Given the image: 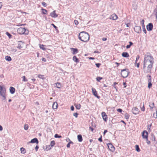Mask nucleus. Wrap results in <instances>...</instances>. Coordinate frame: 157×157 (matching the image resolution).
Wrapping results in <instances>:
<instances>
[{
  "label": "nucleus",
  "instance_id": "obj_11",
  "mask_svg": "<svg viewBox=\"0 0 157 157\" xmlns=\"http://www.w3.org/2000/svg\"><path fill=\"white\" fill-rule=\"evenodd\" d=\"M142 136L144 139H147L148 137V133L146 131H144L142 133Z\"/></svg>",
  "mask_w": 157,
  "mask_h": 157
},
{
  "label": "nucleus",
  "instance_id": "obj_23",
  "mask_svg": "<svg viewBox=\"0 0 157 157\" xmlns=\"http://www.w3.org/2000/svg\"><path fill=\"white\" fill-rule=\"evenodd\" d=\"M73 60L76 63H78L79 62V61L78 59L77 58L76 56H74L73 57Z\"/></svg>",
  "mask_w": 157,
  "mask_h": 157
},
{
  "label": "nucleus",
  "instance_id": "obj_29",
  "mask_svg": "<svg viewBox=\"0 0 157 157\" xmlns=\"http://www.w3.org/2000/svg\"><path fill=\"white\" fill-rule=\"evenodd\" d=\"M136 150L137 152H140V150L139 148V147L138 145H135Z\"/></svg>",
  "mask_w": 157,
  "mask_h": 157
},
{
  "label": "nucleus",
  "instance_id": "obj_36",
  "mask_svg": "<svg viewBox=\"0 0 157 157\" xmlns=\"http://www.w3.org/2000/svg\"><path fill=\"white\" fill-rule=\"evenodd\" d=\"M124 116L125 119H128L129 117V115L127 113H126L124 114Z\"/></svg>",
  "mask_w": 157,
  "mask_h": 157
},
{
  "label": "nucleus",
  "instance_id": "obj_37",
  "mask_svg": "<svg viewBox=\"0 0 157 157\" xmlns=\"http://www.w3.org/2000/svg\"><path fill=\"white\" fill-rule=\"evenodd\" d=\"M6 34L9 37V38H10L12 37V35L11 34H10V33H9L8 32H6Z\"/></svg>",
  "mask_w": 157,
  "mask_h": 157
},
{
  "label": "nucleus",
  "instance_id": "obj_60",
  "mask_svg": "<svg viewBox=\"0 0 157 157\" xmlns=\"http://www.w3.org/2000/svg\"><path fill=\"white\" fill-rule=\"evenodd\" d=\"M123 83V85L124 86V88L126 87V86H127L126 83L125 82H124Z\"/></svg>",
  "mask_w": 157,
  "mask_h": 157
},
{
  "label": "nucleus",
  "instance_id": "obj_62",
  "mask_svg": "<svg viewBox=\"0 0 157 157\" xmlns=\"http://www.w3.org/2000/svg\"><path fill=\"white\" fill-rule=\"evenodd\" d=\"M89 128H90V130H91V131H92V132L93 131L94 129L93 128L91 127H89Z\"/></svg>",
  "mask_w": 157,
  "mask_h": 157
},
{
  "label": "nucleus",
  "instance_id": "obj_10",
  "mask_svg": "<svg viewBox=\"0 0 157 157\" xmlns=\"http://www.w3.org/2000/svg\"><path fill=\"white\" fill-rule=\"evenodd\" d=\"M108 148L111 151H113L115 150V147L111 143H109L107 144Z\"/></svg>",
  "mask_w": 157,
  "mask_h": 157
},
{
  "label": "nucleus",
  "instance_id": "obj_20",
  "mask_svg": "<svg viewBox=\"0 0 157 157\" xmlns=\"http://www.w3.org/2000/svg\"><path fill=\"white\" fill-rule=\"evenodd\" d=\"M77 139L78 141L79 142H81L83 140L82 136L80 134L78 135L77 136Z\"/></svg>",
  "mask_w": 157,
  "mask_h": 157
},
{
  "label": "nucleus",
  "instance_id": "obj_50",
  "mask_svg": "<svg viewBox=\"0 0 157 157\" xmlns=\"http://www.w3.org/2000/svg\"><path fill=\"white\" fill-rule=\"evenodd\" d=\"M143 28V31L145 33V34H146V33H147V31L145 29V27H143L142 28Z\"/></svg>",
  "mask_w": 157,
  "mask_h": 157
},
{
  "label": "nucleus",
  "instance_id": "obj_16",
  "mask_svg": "<svg viewBox=\"0 0 157 157\" xmlns=\"http://www.w3.org/2000/svg\"><path fill=\"white\" fill-rule=\"evenodd\" d=\"M71 50L73 52L72 53L73 55L75 54L78 52V50L76 48H71Z\"/></svg>",
  "mask_w": 157,
  "mask_h": 157
},
{
  "label": "nucleus",
  "instance_id": "obj_24",
  "mask_svg": "<svg viewBox=\"0 0 157 157\" xmlns=\"http://www.w3.org/2000/svg\"><path fill=\"white\" fill-rule=\"evenodd\" d=\"M76 109H79L81 107V105L79 104H76L75 105Z\"/></svg>",
  "mask_w": 157,
  "mask_h": 157
},
{
  "label": "nucleus",
  "instance_id": "obj_19",
  "mask_svg": "<svg viewBox=\"0 0 157 157\" xmlns=\"http://www.w3.org/2000/svg\"><path fill=\"white\" fill-rule=\"evenodd\" d=\"M58 105L56 102H54L52 105V108L54 109H56L57 108Z\"/></svg>",
  "mask_w": 157,
  "mask_h": 157
},
{
  "label": "nucleus",
  "instance_id": "obj_54",
  "mask_svg": "<svg viewBox=\"0 0 157 157\" xmlns=\"http://www.w3.org/2000/svg\"><path fill=\"white\" fill-rule=\"evenodd\" d=\"M67 140L69 141V143L70 144H73V142L72 141H71L69 138H68L67 139Z\"/></svg>",
  "mask_w": 157,
  "mask_h": 157
},
{
  "label": "nucleus",
  "instance_id": "obj_52",
  "mask_svg": "<svg viewBox=\"0 0 157 157\" xmlns=\"http://www.w3.org/2000/svg\"><path fill=\"white\" fill-rule=\"evenodd\" d=\"M42 5H43V6L44 7H46L47 6V4L45 2H43L42 3Z\"/></svg>",
  "mask_w": 157,
  "mask_h": 157
},
{
  "label": "nucleus",
  "instance_id": "obj_22",
  "mask_svg": "<svg viewBox=\"0 0 157 157\" xmlns=\"http://www.w3.org/2000/svg\"><path fill=\"white\" fill-rule=\"evenodd\" d=\"M54 84L55 85V86L58 88L60 89L61 87V85L60 83L57 82L55 83Z\"/></svg>",
  "mask_w": 157,
  "mask_h": 157
},
{
  "label": "nucleus",
  "instance_id": "obj_55",
  "mask_svg": "<svg viewBox=\"0 0 157 157\" xmlns=\"http://www.w3.org/2000/svg\"><path fill=\"white\" fill-rule=\"evenodd\" d=\"M117 111L121 113L122 112V110L121 109H117Z\"/></svg>",
  "mask_w": 157,
  "mask_h": 157
},
{
  "label": "nucleus",
  "instance_id": "obj_15",
  "mask_svg": "<svg viewBox=\"0 0 157 157\" xmlns=\"http://www.w3.org/2000/svg\"><path fill=\"white\" fill-rule=\"evenodd\" d=\"M39 143L38 140L37 138H35L34 139L31 140L30 142H29V143H36L37 144H38Z\"/></svg>",
  "mask_w": 157,
  "mask_h": 157
},
{
  "label": "nucleus",
  "instance_id": "obj_40",
  "mask_svg": "<svg viewBox=\"0 0 157 157\" xmlns=\"http://www.w3.org/2000/svg\"><path fill=\"white\" fill-rule=\"evenodd\" d=\"M54 137L55 138H61L62 137V136H61L59 135H58L57 134H56L55 135Z\"/></svg>",
  "mask_w": 157,
  "mask_h": 157
},
{
  "label": "nucleus",
  "instance_id": "obj_4",
  "mask_svg": "<svg viewBox=\"0 0 157 157\" xmlns=\"http://www.w3.org/2000/svg\"><path fill=\"white\" fill-rule=\"evenodd\" d=\"M6 93L5 88L0 86V96H2V100H5L6 99Z\"/></svg>",
  "mask_w": 157,
  "mask_h": 157
},
{
  "label": "nucleus",
  "instance_id": "obj_6",
  "mask_svg": "<svg viewBox=\"0 0 157 157\" xmlns=\"http://www.w3.org/2000/svg\"><path fill=\"white\" fill-rule=\"evenodd\" d=\"M134 31L138 33H140L141 32V29L140 26H136L134 28Z\"/></svg>",
  "mask_w": 157,
  "mask_h": 157
},
{
  "label": "nucleus",
  "instance_id": "obj_61",
  "mask_svg": "<svg viewBox=\"0 0 157 157\" xmlns=\"http://www.w3.org/2000/svg\"><path fill=\"white\" fill-rule=\"evenodd\" d=\"M70 146V144L68 143L67 145V148H69Z\"/></svg>",
  "mask_w": 157,
  "mask_h": 157
},
{
  "label": "nucleus",
  "instance_id": "obj_27",
  "mask_svg": "<svg viewBox=\"0 0 157 157\" xmlns=\"http://www.w3.org/2000/svg\"><path fill=\"white\" fill-rule=\"evenodd\" d=\"M44 150H46V151H47L48 150H50L51 149V147L50 146V145H46V148H44Z\"/></svg>",
  "mask_w": 157,
  "mask_h": 157
},
{
  "label": "nucleus",
  "instance_id": "obj_8",
  "mask_svg": "<svg viewBox=\"0 0 157 157\" xmlns=\"http://www.w3.org/2000/svg\"><path fill=\"white\" fill-rule=\"evenodd\" d=\"M92 90L93 95L97 98L99 99L100 98V97L98 96L97 92L96 91V89L93 88L92 89Z\"/></svg>",
  "mask_w": 157,
  "mask_h": 157
},
{
  "label": "nucleus",
  "instance_id": "obj_1",
  "mask_svg": "<svg viewBox=\"0 0 157 157\" xmlns=\"http://www.w3.org/2000/svg\"><path fill=\"white\" fill-rule=\"evenodd\" d=\"M154 63V59L151 54L149 52L146 53L144 55L143 63V69L144 70L147 67V71H150L152 68Z\"/></svg>",
  "mask_w": 157,
  "mask_h": 157
},
{
  "label": "nucleus",
  "instance_id": "obj_31",
  "mask_svg": "<svg viewBox=\"0 0 157 157\" xmlns=\"http://www.w3.org/2000/svg\"><path fill=\"white\" fill-rule=\"evenodd\" d=\"M8 61H10L11 60V57L9 56H7L5 58Z\"/></svg>",
  "mask_w": 157,
  "mask_h": 157
},
{
  "label": "nucleus",
  "instance_id": "obj_9",
  "mask_svg": "<svg viewBox=\"0 0 157 157\" xmlns=\"http://www.w3.org/2000/svg\"><path fill=\"white\" fill-rule=\"evenodd\" d=\"M139 112V111L138 109L136 107H134L132 109V112L135 115L138 114Z\"/></svg>",
  "mask_w": 157,
  "mask_h": 157
},
{
  "label": "nucleus",
  "instance_id": "obj_58",
  "mask_svg": "<svg viewBox=\"0 0 157 157\" xmlns=\"http://www.w3.org/2000/svg\"><path fill=\"white\" fill-rule=\"evenodd\" d=\"M38 148H39V146L37 145L36 146V147H35V149L36 150V151H37Z\"/></svg>",
  "mask_w": 157,
  "mask_h": 157
},
{
  "label": "nucleus",
  "instance_id": "obj_21",
  "mask_svg": "<svg viewBox=\"0 0 157 157\" xmlns=\"http://www.w3.org/2000/svg\"><path fill=\"white\" fill-rule=\"evenodd\" d=\"M10 91L11 94H13L15 92V89L13 87L11 86L10 88Z\"/></svg>",
  "mask_w": 157,
  "mask_h": 157
},
{
  "label": "nucleus",
  "instance_id": "obj_59",
  "mask_svg": "<svg viewBox=\"0 0 157 157\" xmlns=\"http://www.w3.org/2000/svg\"><path fill=\"white\" fill-rule=\"evenodd\" d=\"M42 61H43L45 62H46V59L44 58H43L42 59Z\"/></svg>",
  "mask_w": 157,
  "mask_h": 157
},
{
  "label": "nucleus",
  "instance_id": "obj_64",
  "mask_svg": "<svg viewBox=\"0 0 157 157\" xmlns=\"http://www.w3.org/2000/svg\"><path fill=\"white\" fill-rule=\"evenodd\" d=\"M129 45H130L131 46L133 44V43L131 41H129Z\"/></svg>",
  "mask_w": 157,
  "mask_h": 157
},
{
  "label": "nucleus",
  "instance_id": "obj_17",
  "mask_svg": "<svg viewBox=\"0 0 157 157\" xmlns=\"http://www.w3.org/2000/svg\"><path fill=\"white\" fill-rule=\"evenodd\" d=\"M18 46L17 47V48L19 49H21L22 48L23 46H22V45H23V43L21 42V41H19L18 42Z\"/></svg>",
  "mask_w": 157,
  "mask_h": 157
},
{
  "label": "nucleus",
  "instance_id": "obj_35",
  "mask_svg": "<svg viewBox=\"0 0 157 157\" xmlns=\"http://www.w3.org/2000/svg\"><path fill=\"white\" fill-rule=\"evenodd\" d=\"M147 77H149V78L148 79V82H151V76L150 75H147Z\"/></svg>",
  "mask_w": 157,
  "mask_h": 157
},
{
  "label": "nucleus",
  "instance_id": "obj_5",
  "mask_svg": "<svg viewBox=\"0 0 157 157\" xmlns=\"http://www.w3.org/2000/svg\"><path fill=\"white\" fill-rule=\"evenodd\" d=\"M129 73L130 72L128 69L125 68L122 69L121 71V75L123 78L127 77L128 76Z\"/></svg>",
  "mask_w": 157,
  "mask_h": 157
},
{
  "label": "nucleus",
  "instance_id": "obj_56",
  "mask_svg": "<svg viewBox=\"0 0 157 157\" xmlns=\"http://www.w3.org/2000/svg\"><path fill=\"white\" fill-rule=\"evenodd\" d=\"M71 111H74V107L73 105H72L71 107Z\"/></svg>",
  "mask_w": 157,
  "mask_h": 157
},
{
  "label": "nucleus",
  "instance_id": "obj_32",
  "mask_svg": "<svg viewBox=\"0 0 157 157\" xmlns=\"http://www.w3.org/2000/svg\"><path fill=\"white\" fill-rule=\"evenodd\" d=\"M141 105H142V104L141 103V104H140V105L141 109V111H144L145 110V107H144V102H143V106H142V107H141Z\"/></svg>",
  "mask_w": 157,
  "mask_h": 157
},
{
  "label": "nucleus",
  "instance_id": "obj_26",
  "mask_svg": "<svg viewBox=\"0 0 157 157\" xmlns=\"http://www.w3.org/2000/svg\"><path fill=\"white\" fill-rule=\"evenodd\" d=\"M149 106L151 109H152L154 107V104L153 102H150L149 103Z\"/></svg>",
  "mask_w": 157,
  "mask_h": 157
},
{
  "label": "nucleus",
  "instance_id": "obj_63",
  "mask_svg": "<svg viewBox=\"0 0 157 157\" xmlns=\"http://www.w3.org/2000/svg\"><path fill=\"white\" fill-rule=\"evenodd\" d=\"M52 25L53 26V27L56 29L57 28V27L56 25H55L53 24H52Z\"/></svg>",
  "mask_w": 157,
  "mask_h": 157
},
{
  "label": "nucleus",
  "instance_id": "obj_14",
  "mask_svg": "<svg viewBox=\"0 0 157 157\" xmlns=\"http://www.w3.org/2000/svg\"><path fill=\"white\" fill-rule=\"evenodd\" d=\"M117 18V16L114 13L110 16L109 19L112 20H116Z\"/></svg>",
  "mask_w": 157,
  "mask_h": 157
},
{
  "label": "nucleus",
  "instance_id": "obj_46",
  "mask_svg": "<svg viewBox=\"0 0 157 157\" xmlns=\"http://www.w3.org/2000/svg\"><path fill=\"white\" fill-rule=\"evenodd\" d=\"M144 20H142L141 21V23L142 25V28L143 27H145V26H144Z\"/></svg>",
  "mask_w": 157,
  "mask_h": 157
},
{
  "label": "nucleus",
  "instance_id": "obj_13",
  "mask_svg": "<svg viewBox=\"0 0 157 157\" xmlns=\"http://www.w3.org/2000/svg\"><path fill=\"white\" fill-rule=\"evenodd\" d=\"M101 116L102 117L103 120L106 121L107 120V116L106 115V113L105 112H102L101 113Z\"/></svg>",
  "mask_w": 157,
  "mask_h": 157
},
{
  "label": "nucleus",
  "instance_id": "obj_30",
  "mask_svg": "<svg viewBox=\"0 0 157 157\" xmlns=\"http://www.w3.org/2000/svg\"><path fill=\"white\" fill-rule=\"evenodd\" d=\"M41 10L42 11V13L44 14H47V11L43 8L41 9Z\"/></svg>",
  "mask_w": 157,
  "mask_h": 157
},
{
  "label": "nucleus",
  "instance_id": "obj_2",
  "mask_svg": "<svg viewBox=\"0 0 157 157\" xmlns=\"http://www.w3.org/2000/svg\"><path fill=\"white\" fill-rule=\"evenodd\" d=\"M78 39L81 41L86 42L89 40V34L85 31L81 32L78 35Z\"/></svg>",
  "mask_w": 157,
  "mask_h": 157
},
{
  "label": "nucleus",
  "instance_id": "obj_44",
  "mask_svg": "<svg viewBox=\"0 0 157 157\" xmlns=\"http://www.w3.org/2000/svg\"><path fill=\"white\" fill-rule=\"evenodd\" d=\"M152 86V83L151 82H148V87L150 88Z\"/></svg>",
  "mask_w": 157,
  "mask_h": 157
},
{
  "label": "nucleus",
  "instance_id": "obj_41",
  "mask_svg": "<svg viewBox=\"0 0 157 157\" xmlns=\"http://www.w3.org/2000/svg\"><path fill=\"white\" fill-rule=\"evenodd\" d=\"M154 12L155 15H157V5L156 6V8L154 10Z\"/></svg>",
  "mask_w": 157,
  "mask_h": 157
},
{
  "label": "nucleus",
  "instance_id": "obj_49",
  "mask_svg": "<svg viewBox=\"0 0 157 157\" xmlns=\"http://www.w3.org/2000/svg\"><path fill=\"white\" fill-rule=\"evenodd\" d=\"M95 65L97 67L99 68L101 65V64L99 63H96Z\"/></svg>",
  "mask_w": 157,
  "mask_h": 157
},
{
  "label": "nucleus",
  "instance_id": "obj_25",
  "mask_svg": "<svg viewBox=\"0 0 157 157\" xmlns=\"http://www.w3.org/2000/svg\"><path fill=\"white\" fill-rule=\"evenodd\" d=\"M21 153L22 154H24L26 153V150L25 148L23 147H21L20 148Z\"/></svg>",
  "mask_w": 157,
  "mask_h": 157
},
{
  "label": "nucleus",
  "instance_id": "obj_42",
  "mask_svg": "<svg viewBox=\"0 0 157 157\" xmlns=\"http://www.w3.org/2000/svg\"><path fill=\"white\" fill-rule=\"evenodd\" d=\"M23 79V81L24 82H27L28 81L27 79L25 78V76H23L22 77Z\"/></svg>",
  "mask_w": 157,
  "mask_h": 157
},
{
  "label": "nucleus",
  "instance_id": "obj_38",
  "mask_svg": "<svg viewBox=\"0 0 157 157\" xmlns=\"http://www.w3.org/2000/svg\"><path fill=\"white\" fill-rule=\"evenodd\" d=\"M24 129L25 130H27L29 128V125L27 124H25L24 127Z\"/></svg>",
  "mask_w": 157,
  "mask_h": 157
},
{
  "label": "nucleus",
  "instance_id": "obj_7",
  "mask_svg": "<svg viewBox=\"0 0 157 157\" xmlns=\"http://www.w3.org/2000/svg\"><path fill=\"white\" fill-rule=\"evenodd\" d=\"M147 30L148 31H151L152 30L153 25L152 23H149L146 26Z\"/></svg>",
  "mask_w": 157,
  "mask_h": 157
},
{
  "label": "nucleus",
  "instance_id": "obj_28",
  "mask_svg": "<svg viewBox=\"0 0 157 157\" xmlns=\"http://www.w3.org/2000/svg\"><path fill=\"white\" fill-rule=\"evenodd\" d=\"M39 46L40 48L43 50H46V48L44 47L45 45L43 44H39Z\"/></svg>",
  "mask_w": 157,
  "mask_h": 157
},
{
  "label": "nucleus",
  "instance_id": "obj_57",
  "mask_svg": "<svg viewBox=\"0 0 157 157\" xmlns=\"http://www.w3.org/2000/svg\"><path fill=\"white\" fill-rule=\"evenodd\" d=\"M98 140L100 142H102V141L101 136L98 139Z\"/></svg>",
  "mask_w": 157,
  "mask_h": 157
},
{
  "label": "nucleus",
  "instance_id": "obj_39",
  "mask_svg": "<svg viewBox=\"0 0 157 157\" xmlns=\"http://www.w3.org/2000/svg\"><path fill=\"white\" fill-rule=\"evenodd\" d=\"M96 78L98 82H100L101 80L102 79V78L100 77H97Z\"/></svg>",
  "mask_w": 157,
  "mask_h": 157
},
{
  "label": "nucleus",
  "instance_id": "obj_33",
  "mask_svg": "<svg viewBox=\"0 0 157 157\" xmlns=\"http://www.w3.org/2000/svg\"><path fill=\"white\" fill-rule=\"evenodd\" d=\"M55 144V142L54 140H52L51 141L50 146L51 147H53Z\"/></svg>",
  "mask_w": 157,
  "mask_h": 157
},
{
  "label": "nucleus",
  "instance_id": "obj_34",
  "mask_svg": "<svg viewBox=\"0 0 157 157\" xmlns=\"http://www.w3.org/2000/svg\"><path fill=\"white\" fill-rule=\"evenodd\" d=\"M118 83L116 82H115L112 85V86H113L114 88L116 89V90L117 91V87L115 86V85L117 84Z\"/></svg>",
  "mask_w": 157,
  "mask_h": 157
},
{
  "label": "nucleus",
  "instance_id": "obj_43",
  "mask_svg": "<svg viewBox=\"0 0 157 157\" xmlns=\"http://www.w3.org/2000/svg\"><path fill=\"white\" fill-rule=\"evenodd\" d=\"M140 57L139 55H138L137 56L136 59V60L135 61V64H136V63H137V61L139 59Z\"/></svg>",
  "mask_w": 157,
  "mask_h": 157
},
{
  "label": "nucleus",
  "instance_id": "obj_18",
  "mask_svg": "<svg viewBox=\"0 0 157 157\" xmlns=\"http://www.w3.org/2000/svg\"><path fill=\"white\" fill-rule=\"evenodd\" d=\"M122 56L123 57L125 58H127L129 56V55L127 52H123L122 54Z\"/></svg>",
  "mask_w": 157,
  "mask_h": 157
},
{
  "label": "nucleus",
  "instance_id": "obj_12",
  "mask_svg": "<svg viewBox=\"0 0 157 157\" xmlns=\"http://www.w3.org/2000/svg\"><path fill=\"white\" fill-rule=\"evenodd\" d=\"M50 16L52 17L55 18L58 17V15L56 13V11L54 10L50 13Z\"/></svg>",
  "mask_w": 157,
  "mask_h": 157
},
{
  "label": "nucleus",
  "instance_id": "obj_47",
  "mask_svg": "<svg viewBox=\"0 0 157 157\" xmlns=\"http://www.w3.org/2000/svg\"><path fill=\"white\" fill-rule=\"evenodd\" d=\"M38 77L40 78L43 79V78H44V75H39L38 76Z\"/></svg>",
  "mask_w": 157,
  "mask_h": 157
},
{
  "label": "nucleus",
  "instance_id": "obj_51",
  "mask_svg": "<svg viewBox=\"0 0 157 157\" xmlns=\"http://www.w3.org/2000/svg\"><path fill=\"white\" fill-rule=\"evenodd\" d=\"M75 24L76 25H77L78 24V21L77 20H75L74 21Z\"/></svg>",
  "mask_w": 157,
  "mask_h": 157
},
{
  "label": "nucleus",
  "instance_id": "obj_48",
  "mask_svg": "<svg viewBox=\"0 0 157 157\" xmlns=\"http://www.w3.org/2000/svg\"><path fill=\"white\" fill-rule=\"evenodd\" d=\"M73 116H75L76 118H77L78 116V114L77 113H73Z\"/></svg>",
  "mask_w": 157,
  "mask_h": 157
},
{
  "label": "nucleus",
  "instance_id": "obj_45",
  "mask_svg": "<svg viewBox=\"0 0 157 157\" xmlns=\"http://www.w3.org/2000/svg\"><path fill=\"white\" fill-rule=\"evenodd\" d=\"M153 117L155 119L157 118V112L153 114Z\"/></svg>",
  "mask_w": 157,
  "mask_h": 157
},
{
  "label": "nucleus",
  "instance_id": "obj_3",
  "mask_svg": "<svg viewBox=\"0 0 157 157\" xmlns=\"http://www.w3.org/2000/svg\"><path fill=\"white\" fill-rule=\"evenodd\" d=\"M17 32L21 35H27L29 33V31L28 30L24 28L20 27L17 29Z\"/></svg>",
  "mask_w": 157,
  "mask_h": 157
},
{
  "label": "nucleus",
  "instance_id": "obj_53",
  "mask_svg": "<svg viewBox=\"0 0 157 157\" xmlns=\"http://www.w3.org/2000/svg\"><path fill=\"white\" fill-rule=\"evenodd\" d=\"M146 139V141H147V144H150V143H151L150 141L148 140V139L147 138V139Z\"/></svg>",
  "mask_w": 157,
  "mask_h": 157
}]
</instances>
